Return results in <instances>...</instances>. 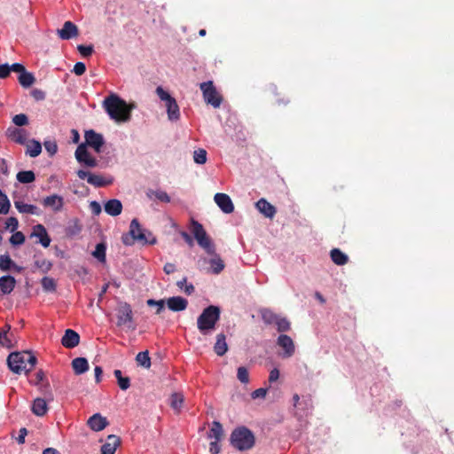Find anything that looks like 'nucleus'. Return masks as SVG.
Here are the masks:
<instances>
[{"label":"nucleus","mask_w":454,"mask_h":454,"mask_svg":"<svg viewBox=\"0 0 454 454\" xmlns=\"http://www.w3.org/2000/svg\"><path fill=\"white\" fill-rule=\"evenodd\" d=\"M16 285V280L12 276H4L0 278V295L11 294Z\"/></svg>","instance_id":"nucleus-20"},{"label":"nucleus","mask_w":454,"mask_h":454,"mask_svg":"<svg viewBox=\"0 0 454 454\" xmlns=\"http://www.w3.org/2000/svg\"><path fill=\"white\" fill-rule=\"evenodd\" d=\"M220 318V309L210 305L206 308L197 319V326L203 335L209 334L215 328Z\"/></svg>","instance_id":"nucleus-4"},{"label":"nucleus","mask_w":454,"mask_h":454,"mask_svg":"<svg viewBox=\"0 0 454 454\" xmlns=\"http://www.w3.org/2000/svg\"><path fill=\"white\" fill-rule=\"evenodd\" d=\"M214 350L218 356H223L227 352L228 346L226 343V337L223 333L217 334Z\"/></svg>","instance_id":"nucleus-29"},{"label":"nucleus","mask_w":454,"mask_h":454,"mask_svg":"<svg viewBox=\"0 0 454 454\" xmlns=\"http://www.w3.org/2000/svg\"><path fill=\"white\" fill-rule=\"evenodd\" d=\"M73 71L76 75H82L85 73L86 67L82 62H77L74 65Z\"/></svg>","instance_id":"nucleus-54"},{"label":"nucleus","mask_w":454,"mask_h":454,"mask_svg":"<svg viewBox=\"0 0 454 454\" xmlns=\"http://www.w3.org/2000/svg\"><path fill=\"white\" fill-rule=\"evenodd\" d=\"M103 108L109 117L116 122H126L129 121L133 106L128 105L117 94L111 93L103 101Z\"/></svg>","instance_id":"nucleus-2"},{"label":"nucleus","mask_w":454,"mask_h":454,"mask_svg":"<svg viewBox=\"0 0 454 454\" xmlns=\"http://www.w3.org/2000/svg\"><path fill=\"white\" fill-rule=\"evenodd\" d=\"M184 395L180 393H175L170 397V406L176 411V413H180L184 404Z\"/></svg>","instance_id":"nucleus-32"},{"label":"nucleus","mask_w":454,"mask_h":454,"mask_svg":"<svg viewBox=\"0 0 454 454\" xmlns=\"http://www.w3.org/2000/svg\"><path fill=\"white\" fill-rule=\"evenodd\" d=\"M11 268H14L18 271L20 270V268L16 266V264L8 254L0 255V270L3 271H7L11 270Z\"/></svg>","instance_id":"nucleus-33"},{"label":"nucleus","mask_w":454,"mask_h":454,"mask_svg":"<svg viewBox=\"0 0 454 454\" xmlns=\"http://www.w3.org/2000/svg\"><path fill=\"white\" fill-rule=\"evenodd\" d=\"M79 342H80V336L75 331H74L72 329L66 330V332L61 339V344L65 348H74L76 346H78Z\"/></svg>","instance_id":"nucleus-15"},{"label":"nucleus","mask_w":454,"mask_h":454,"mask_svg":"<svg viewBox=\"0 0 454 454\" xmlns=\"http://www.w3.org/2000/svg\"><path fill=\"white\" fill-rule=\"evenodd\" d=\"M257 209L266 217L272 218L276 214V208L265 199H260L256 202Z\"/></svg>","instance_id":"nucleus-23"},{"label":"nucleus","mask_w":454,"mask_h":454,"mask_svg":"<svg viewBox=\"0 0 454 454\" xmlns=\"http://www.w3.org/2000/svg\"><path fill=\"white\" fill-rule=\"evenodd\" d=\"M42 152V145L36 140H31L27 144V154L30 157H36Z\"/></svg>","instance_id":"nucleus-34"},{"label":"nucleus","mask_w":454,"mask_h":454,"mask_svg":"<svg viewBox=\"0 0 454 454\" xmlns=\"http://www.w3.org/2000/svg\"><path fill=\"white\" fill-rule=\"evenodd\" d=\"M0 345L6 348H12L13 345L12 333L0 332Z\"/></svg>","instance_id":"nucleus-45"},{"label":"nucleus","mask_w":454,"mask_h":454,"mask_svg":"<svg viewBox=\"0 0 454 454\" xmlns=\"http://www.w3.org/2000/svg\"><path fill=\"white\" fill-rule=\"evenodd\" d=\"M181 236L190 247L193 246V239L187 232L182 231Z\"/></svg>","instance_id":"nucleus-64"},{"label":"nucleus","mask_w":454,"mask_h":454,"mask_svg":"<svg viewBox=\"0 0 454 454\" xmlns=\"http://www.w3.org/2000/svg\"><path fill=\"white\" fill-rule=\"evenodd\" d=\"M44 379V373L43 371H38L33 379L30 380V382L35 385H39Z\"/></svg>","instance_id":"nucleus-56"},{"label":"nucleus","mask_w":454,"mask_h":454,"mask_svg":"<svg viewBox=\"0 0 454 454\" xmlns=\"http://www.w3.org/2000/svg\"><path fill=\"white\" fill-rule=\"evenodd\" d=\"M87 425L92 431L99 432L108 426V421L101 414L96 413L88 419Z\"/></svg>","instance_id":"nucleus-14"},{"label":"nucleus","mask_w":454,"mask_h":454,"mask_svg":"<svg viewBox=\"0 0 454 454\" xmlns=\"http://www.w3.org/2000/svg\"><path fill=\"white\" fill-rule=\"evenodd\" d=\"M58 35L62 40H68L78 35V27L71 21H66Z\"/></svg>","instance_id":"nucleus-16"},{"label":"nucleus","mask_w":454,"mask_h":454,"mask_svg":"<svg viewBox=\"0 0 454 454\" xmlns=\"http://www.w3.org/2000/svg\"><path fill=\"white\" fill-rule=\"evenodd\" d=\"M237 377L239 380L242 383H248L249 381V373L246 367L240 366L238 368Z\"/></svg>","instance_id":"nucleus-48"},{"label":"nucleus","mask_w":454,"mask_h":454,"mask_svg":"<svg viewBox=\"0 0 454 454\" xmlns=\"http://www.w3.org/2000/svg\"><path fill=\"white\" fill-rule=\"evenodd\" d=\"M275 325L277 326L278 331L280 333L287 332L290 330V322L285 317H279L276 321Z\"/></svg>","instance_id":"nucleus-43"},{"label":"nucleus","mask_w":454,"mask_h":454,"mask_svg":"<svg viewBox=\"0 0 454 454\" xmlns=\"http://www.w3.org/2000/svg\"><path fill=\"white\" fill-rule=\"evenodd\" d=\"M19 221L16 217H9L4 221V229L11 230V231H15L18 229Z\"/></svg>","instance_id":"nucleus-49"},{"label":"nucleus","mask_w":454,"mask_h":454,"mask_svg":"<svg viewBox=\"0 0 454 454\" xmlns=\"http://www.w3.org/2000/svg\"><path fill=\"white\" fill-rule=\"evenodd\" d=\"M75 158L80 164L85 167L95 168L98 166V160L89 153L84 144L78 145L75 151Z\"/></svg>","instance_id":"nucleus-9"},{"label":"nucleus","mask_w":454,"mask_h":454,"mask_svg":"<svg viewBox=\"0 0 454 454\" xmlns=\"http://www.w3.org/2000/svg\"><path fill=\"white\" fill-rule=\"evenodd\" d=\"M189 230L196 239L198 245L208 254L211 258L207 261L210 264V269L208 272L212 274L218 275L220 274L225 268L224 262L222 260L221 256L216 253V247L210 238V236L207 233L203 225L200 223L195 219L192 218L190 220Z\"/></svg>","instance_id":"nucleus-1"},{"label":"nucleus","mask_w":454,"mask_h":454,"mask_svg":"<svg viewBox=\"0 0 454 454\" xmlns=\"http://www.w3.org/2000/svg\"><path fill=\"white\" fill-rule=\"evenodd\" d=\"M8 137L15 143L24 145L27 139V133L25 129L10 128L7 130Z\"/></svg>","instance_id":"nucleus-18"},{"label":"nucleus","mask_w":454,"mask_h":454,"mask_svg":"<svg viewBox=\"0 0 454 454\" xmlns=\"http://www.w3.org/2000/svg\"><path fill=\"white\" fill-rule=\"evenodd\" d=\"M118 322L117 325H129L132 323L133 313L129 304L124 302L121 303L118 308V315H117Z\"/></svg>","instance_id":"nucleus-11"},{"label":"nucleus","mask_w":454,"mask_h":454,"mask_svg":"<svg viewBox=\"0 0 454 454\" xmlns=\"http://www.w3.org/2000/svg\"><path fill=\"white\" fill-rule=\"evenodd\" d=\"M266 394H267V388L261 387V388H258V389L253 391L251 394V396L253 399L264 398L266 396Z\"/></svg>","instance_id":"nucleus-53"},{"label":"nucleus","mask_w":454,"mask_h":454,"mask_svg":"<svg viewBox=\"0 0 454 454\" xmlns=\"http://www.w3.org/2000/svg\"><path fill=\"white\" fill-rule=\"evenodd\" d=\"M105 211L113 216L119 215L122 211V204L119 200L113 199L108 200L105 206Z\"/></svg>","instance_id":"nucleus-26"},{"label":"nucleus","mask_w":454,"mask_h":454,"mask_svg":"<svg viewBox=\"0 0 454 454\" xmlns=\"http://www.w3.org/2000/svg\"><path fill=\"white\" fill-rule=\"evenodd\" d=\"M85 144L92 147L96 153L101 152V147L104 145V138L101 134L95 132L94 130H87L84 135Z\"/></svg>","instance_id":"nucleus-10"},{"label":"nucleus","mask_w":454,"mask_h":454,"mask_svg":"<svg viewBox=\"0 0 454 454\" xmlns=\"http://www.w3.org/2000/svg\"><path fill=\"white\" fill-rule=\"evenodd\" d=\"M330 256L332 261L339 266L345 265L348 261V255L339 248L332 249L330 252Z\"/></svg>","instance_id":"nucleus-30"},{"label":"nucleus","mask_w":454,"mask_h":454,"mask_svg":"<svg viewBox=\"0 0 454 454\" xmlns=\"http://www.w3.org/2000/svg\"><path fill=\"white\" fill-rule=\"evenodd\" d=\"M156 94L165 103L168 120L171 121L179 120L180 110L176 100L160 86L157 87Z\"/></svg>","instance_id":"nucleus-7"},{"label":"nucleus","mask_w":454,"mask_h":454,"mask_svg":"<svg viewBox=\"0 0 454 454\" xmlns=\"http://www.w3.org/2000/svg\"><path fill=\"white\" fill-rule=\"evenodd\" d=\"M48 411V405L44 399L36 398L32 403V412L36 416H43Z\"/></svg>","instance_id":"nucleus-28"},{"label":"nucleus","mask_w":454,"mask_h":454,"mask_svg":"<svg viewBox=\"0 0 454 454\" xmlns=\"http://www.w3.org/2000/svg\"><path fill=\"white\" fill-rule=\"evenodd\" d=\"M147 196L150 199L154 197L155 199H157L158 200H160L161 202H165V203L170 202V197L168 196V194L166 192L161 191V190H155V191L150 190L147 192Z\"/></svg>","instance_id":"nucleus-35"},{"label":"nucleus","mask_w":454,"mask_h":454,"mask_svg":"<svg viewBox=\"0 0 454 454\" xmlns=\"http://www.w3.org/2000/svg\"><path fill=\"white\" fill-rule=\"evenodd\" d=\"M120 444V437L114 434L108 435L106 442L101 447V454H114Z\"/></svg>","instance_id":"nucleus-17"},{"label":"nucleus","mask_w":454,"mask_h":454,"mask_svg":"<svg viewBox=\"0 0 454 454\" xmlns=\"http://www.w3.org/2000/svg\"><path fill=\"white\" fill-rule=\"evenodd\" d=\"M33 236H35L39 239V242L42 244L43 247H48L51 244V238L49 237L46 229L42 224H37L34 227V231L32 233Z\"/></svg>","instance_id":"nucleus-22"},{"label":"nucleus","mask_w":454,"mask_h":454,"mask_svg":"<svg viewBox=\"0 0 454 454\" xmlns=\"http://www.w3.org/2000/svg\"><path fill=\"white\" fill-rule=\"evenodd\" d=\"M8 366L15 373H27L36 364V357L31 352H14L7 358Z\"/></svg>","instance_id":"nucleus-3"},{"label":"nucleus","mask_w":454,"mask_h":454,"mask_svg":"<svg viewBox=\"0 0 454 454\" xmlns=\"http://www.w3.org/2000/svg\"><path fill=\"white\" fill-rule=\"evenodd\" d=\"M27 434V431L25 427L21 428L20 430L19 437L17 438V441L19 443L23 444L25 442V437Z\"/></svg>","instance_id":"nucleus-63"},{"label":"nucleus","mask_w":454,"mask_h":454,"mask_svg":"<svg viewBox=\"0 0 454 454\" xmlns=\"http://www.w3.org/2000/svg\"><path fill=\"white\" fill-rule=\"evenodd\" d=\"M167 305L170 310L182 311L187 308L188 301L181 296H173L167 300Z\"/></svg>","instance_id":"nucleus-19"},{"label":"nucleus","mask_w":454,"mask_h":454,"mask_svg":"<svg viewBox=\"0 0 454 454\" xmlns=\"http://www.w3.org/2000/svg\"><path fill=\"white\" fill-rule=\"evenodd\" d=\"M129 234L130 237L128 235L122 237V241L125 245H132L135 240L143 244L156 243V239L150 232L147 236L136 218L130 223Z\"/></svg>","instance_id":"nucleus-6"},{"label":"nucleus","mask_w":454,"mask_h":454,"mask_svg":"<svg viewBox=\"0 0 454 454\" xmlns=\"http://www.w3.org/2000/svg\"><path fill=\"white\" fill-rule=\"evenodd\" d=\"M35 79L34 75L31 73L27 72H22L21 74L19 76V82L21 86L27 88L30 87L34 82Z\"/></svg>","instance_id":"nucleus-38"},{"label":"nucleus","mask_w":454,"mask_h":454,"mask_svg":"<svg viewBox=\"0 0 454 454\" xmlns=\"http://www.w3.org/2000/svg\"><path fill=\"white\" fill-rule=\"evenodd\" d=\"M11 73L10 66L7 64L0 65V79H4Z\"/></svg>","instance_id":"nucleus-57"},{"label":"nucleus","mask_w":454,"mask_h":454,"mask_svg":"<svg viewBox=\"0 0 454 454\" xmlns=\"http://www.w3.org/2000/svg\"><path fill=\"white\" fill-rule=\"evenodd\" d=\"M231 445L239 450H247L254 447L255 438L253 432L246 427L234 429L231 434Z\"/></svg>","instance_id":"nucleus-5"},{"label":"nucleus","mask_w":454,"mask_h":454,"mask_svg":"<svg viewBox=\"0 0 454 454\" xmlns=\"http://www.w3.org/2000/svg\"><path fill=\"white\" fill-rule=\"evenodd\" d=\"M278 377H279V371L275 368V369L271 370L270 372L269 381L274 382L278 379Z\"/></svg>","instance_id":"nucleus-62"},{"label":"nucleus","mask_w":454,"mask_h":454,"mask_svg":"<svg viewBox=\"0 0 454 454\" xmlns=\"http://www.w3.org/2000/svg\"><path fill=\"white\" fill-rule=\"evenodd\" d=\"M221 447L218 444V442L215 440L214 442H211L209 444V451L212 454H218L220 452Z\"/></svg>","instance_id":"nucleus-59"},{"label":"nucleus","mask_w":454,"mask_h":454,"mask_svg":"<svg viewBox=\"0 0 454 454\" xmlns=\"http://www.w3.org/2000/svg\"><path fill=\"white\" fill-rule=\"evenodd\" d=\"M117 381L120 388L122 390L128 389L130 386V380L129 378L128 377H122L121 379H119V380Z\"/></svg>","instance_id":"nucleus-58"},{"label":"nucleus","mask_w":454,"mask_h":454,"mask_svg":"<svg viewBox=\"0 0 454 454\" xmlns=\"http://www.w3.org/2000/svg\"><path fill=\"white\" fill-rule=\"evenodd\" d=\"M88 183L95 187H104L111 184L113 183V178L91 173L88 177Z\"/></svg>","instance_id":"nucleus-24"},{"label":"nucleus","mask_w":454,"mask_h":454,"mask_svg":"<svg viewBox=\"0 0 454 454\" xmlns=\"http://www.w3.org/2000/svg\"><path fill=\"white\" fill-rule=\"evenodd\" d=\"M25 242V236L21 231H15L10 238L12 246H20Z\"/></svg>","instance_id":"nucleus-47"},{"label":"nucleus","mask_w":454,"mask_h":454,"mask_svg":"<svg viewBox=\"0 0 454 454\" xmlns=\"http://www.w3.org/2000/svg\"><path fill=\"white\" fill-rule=\"evenodd\" d=\"M200 90H202L203 98L207 104L213 106L215 108L220 106L222 97L215 88L213 82L209 81L200 83Z\"/></svg>","instance_id":"nucleus-8"},{"label":"nucleus","mask_w":454,"mask_h":454,"mask_svg":"<svg viewBox=\"0 0 454 454\" xmlns=\"http://www.w3.org/2000/svg\"><path fill=\"white\" fill-rule=\"evenodd\" d=\"M12 121L15 125L21 127V126H25L28 123V119L26 114H16L13 117Z\"/></svg>","instance_id":"nucleus-51"},{"label":"nucleus","mask_w":454,"mask_h":454,"mask_svg":"<svg viewBox=\"0 0 454 454\" xmlns=\"http://www.w3.org/2000/svg\"><path fill=\"white\" fill-rule=\"evenodd\" d=\"M10 69L11 71L20 73V74H21L22 72L26 71L25 67L20 63L12 64V66H10Z\"/></svg>","instance_id":"nucleus-60"},{"label":"nucleus","mask_w":454,"mask_h":454,"mask_svg":"<svg viewBox=\"0 0 454 454\" xmlns=\"http://www.w3.org/2000/svg\"><path fill=\"white\" fill-rule=\"evenodd\" d=\"M106 245L104 243H99L96 246V249L92 253V255L98 259L100 262H106Z\"/></svg>","instance_id":"nucleus-40"},{"label":"nucleus","mask_w":454,"mask_h":454,"mask_svg":"<svg viewBox=\"0 0 454 454\" xmlns=\"http://www.w3.org/2000/svg\"><path fill=\"white\" fill-rule=\"evenodd\" d=\"M279 317L278 315L273 313L270 309H264L262 312V318L263 322L267 325H275L276 321Z\"/></svg>","instance_id":"nucleus-39"},{"label":"nucleus","mask_w":454,"mask_h":454,"mask_svg":"<svg viewBox=\"0 0 454 454\" xmlns=\"http://www.w3.org/2000/svg\"><path fill=\"white\" fill-rule=\"evenodd\" d=\"M163 270L166 274H171L176 271V265L174 263L168 262L164 265Z\"/></svg>","instance_id":"nucleus-61"},{"label":"nucleus","mask_w":454,"mask_h":454,"mask_svg":"<svg viewBox=\"0 0 454 454\" xmlns=\"http://www.w3.org/2000/svg\"><path fill=\"white\" fill-rule=\"evenodd\" d=\"M137 364L149 369L151 367V358L148 351L139 352L136 356Z\"/></svg>","instance_id":"nucleus-37"},{"label":"nucleus","mask_w":454,"mask_h":454,"mask_svg":"<svg viewBox=\"0 0 454 454\" xmlns=\"http://www.w3.org/2000/svg\"><path fill=\"white\" fill-rule=\"evenodd\" d=\"M42 286L46 292H54L56 290V282L52 278L44 277L41 280Z\"/></svg>","instance_id":"nucleus-42"},{"label":"nucleus","mask_w":454,"mask_h":454,"mask_svg":"<svg viewBox=\"0 0 454 454\" xmlns=\"http://www.w3.org/2000/svg\"><path fill=\"white\" fill-rule=\"evenodd\" d=\"M45 149L53 155L57 153L58 146L55 142L47 141L44 143Z\"/></svg>","instance_id":"nucleus-55"},{"label":"nucleus","mask_w":454,"mask_h":454,"mask_svg":"<svg viewBox=\"0 0 454 454\" xmlns=\"http://www.w3.org/2000/svg\"><path fill=\"white\" fill-rule=\"evenodd\" d=\"M35 266L40 269L43 272H48L51 267H52V264L51 262L45 260V259H42V260H37L35 261Z\"/></svg>","instance_id":"nucleus-50"},{"label":"nucleus","mask_w":454,"mask_h":454,"mask_svg":"<svg viewBox=\"0 0 454 454\" xmlns=\"http://www.w3.org/2000/svg\"><path fill=\"white\" fill-rule=\"evenodd\" d=\"M193 160L198 164H204L207 161V152L204 149H198L193 153Z\"/></svg>","instance_id":"nucleus-46"},{"label":"nucleus","mask_w":454,"mask_h":454,"mask_svg":"<svg viewBox=\"0 0 454 454\" xmlns=\"http://www.w3.org/2000/svg\"><path fill=\"white\" fill-rule=\"evenodd\" d=\"M43 204L44 207H51L54 211L57 212L62 209L64 200L61 196L54 194L44 198Z\"/></svg>","instance_id":"nucleus-21"},{"label":"nucleus","mask_w":454,"mask_h":454,"mask_svg":"<svg viewBox=\"0 0 454 454\" xmlns=\"http://www.w3.org/2000/svg\"><path fill=\"white\" fill-rule=\"evenodd\" d=\"M35 179V176L33 171H20L17 174V180L22 184H29L34 182Z\"/></svg>","instance_id":"nucleus-36"},{"label":"nucleus","mask_w":454,"mask_h":454,"mask_svg":"<svg viewBox=\"0 0 454 454\" xmlns=\"http://www.w3.org/2000/svg\"><path fill=\"white\" fill-rule=\"evenodd\" d=\"M14 206L21 214L38 215V207L35 205L27 204L21 200H14Z\"/></svg>","instance_id":"nucleus-25"},{"label":"nucleus","mask_w":454,"mask_h":454,"mask_svg":"<svg viewBox=\"0 0 454 454\" xmlns=\"http://www.w3.org/2000/svg\"><path fill=\"white\" fill-rule=\"evenodd\" d=\"M72 368L74 373L79 375L89 370V363L84 357H77L72 361Z\"/></svg>","instance_id":"nucleus-27"},{"label":"nucleus","mask_w":454,"mask_h":454,"mask_svg":"<svg viewBox=\"0 0 454 454\" xmlns=\"http://www.w3.org/2000/svg\"><path fill=\"white\" fill-rule=\"evenodd\" d=\"M177 286L184 290V292L186 294H192L194 292V286L192 284H187L186 278H184L183 279L177 281L176 283Z\"/></svg>","instance_id":"nucleus-44"},{"label":"nucleus","mask_w":454,"mask_h":454,"mask_svg":"<svg viewBox=\"0 0 454 454\" xmlns=\"http://www.w3.org/2000/svg\"><path fill=\"white\" fill-rule=\"evenodd\" d=\"M223 434V427L220 422L214 421L208 433V437L219 442Z\"/></svg>","instance_id":"nucleus-31"},{"label":"nucleus","mask_w":454,"mask_h":454,"mask_svg":"<svg viewBox=\"0 0 454 454\" xmlns=\"http://www.w3.org/2000/svg\"><path fill=\"white\" fill-rule=\"evenodd\" d=\"M214 200L223 213L231 214L233 212L234 206L229 195L225 193H216Z\"/></svg>","instance_id":"nucleus-12"},{"label":"nucleus","mask_w":454,"mask_h":454,"mask_svg":"<svg viewBox=\"0 0 454 454\" xmlns=\"http://www.w3.org/2000/svg\"><path fill=\"white\" fill-rule=\"evenodd\" d=\"M11 203L7 196L0 190V215L7 214L10 210Z\"/></svg>","instance_id":"nucleus-41"},{"label":"nucleus","mask_w":454,"mask_h":454,"mask_svg":"<svg viewBox=\"0 0 454 454\" xmlns=\"http://www.w3.org/2000/svg\"><path fill=\"white\" fill-rule=\"evenodd\" d=\"M77 50L83 57H89L93 52L92 46L78 45Z\"/></svg>","instance_id":"nucleus-52"},{"label":"nucleus","mask_w":454,"mask_h":454,"mask_svg":"<svg viewBox=\"0 0 454 454\" xmlns=\"http://www.w3.org/2000/svg\"><path fill=\"white\" fill-rule=\"evenodd\" d=\"M278 345L284 349V356L290 357L295 352V346L291 337L286 334L278 336L277 340Z\"/></svg>","instance_id":"nucleus-13"}]
</instances>
